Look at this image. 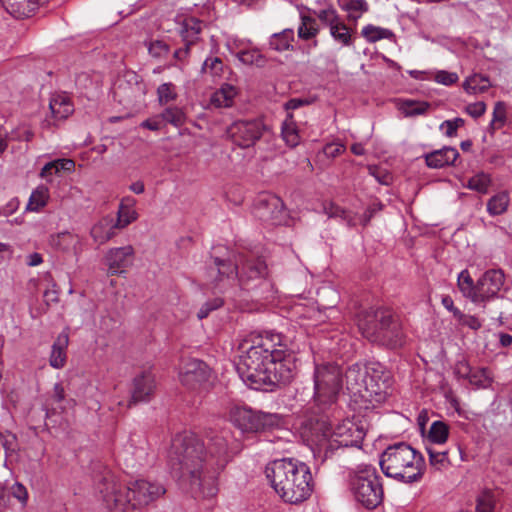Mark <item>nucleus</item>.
Returning <instances> with one entry per match:
<instances>
[{
	"mask_svg": "<svg viewBox=\"0 0 512 512\" xmlns=\"http://www.w3.org/2000/svg\"><path fill=\"white\" fill-rule=\"evenodd\" d=\"M236 364L243 382L251 389L274 391L289 385L297 374L300 347L291 337L275 330L252 332Z\"/></svg>",
	"mask_w": 512,
	"mask_h": 512,
	"instance_id": "obj_1",
	"label": "nucleus"
},
{
	"mask_svg": "<svg viewBox=\"0 0 512 512\" xmlns=\"http://www.w3.org/2000/svg\"><path fill=\"white\" fill-rule=\"evenodd\" d=\"M230 457L227 439L223 433L209 437L204 444L191 431L174 436L168 454V464L175 477L187 481L195 499L213 498L218 493L217 476L226 467Z\"/></svg>",
	"mask_w": 512,
	"mask_h": 512,
	"instance_id": "obj_2",
	"label": "nucleus"
},
{
	"mask_svg": "<svg viewBox=\"0 0 512 512\" xmlns=\"http://www.w3.org/2000/svg\"><path fill=\"white\" fill-rule=\"evenodd\" d=\"M97 490L110 512H126L130 508L146 506L166 493L160 482L146 479L130 481L122 488L110 472L98 481Z\"/></svg>",
	"mask_w": 512,
	"mask_h": 512,
	"instance_id": "obj_3",
	"label": "nucleus"
},
{
	"mask_svg": "<svg viewBox=\"0 0 512 512\" xmlns=\"http://www.w3.org/2000/svg\"><path fill=\"white\" fill-rule=\"evenodd\" d=\"M265 473L275 492L287 503H301L312 494V474L304 462L294 458L276 459L266 466Z\"/></svg>",
	"mask_w": 512,
	"mask_h": 512,
	"instance_id": "obj_4",
	"label": "nucleus"
},
{
	"mask_svg": "<svg viewBox=\"0 0 512 512\" xmlns=\"http://www.w3.org/2000/svg\"><path fill=\"white\" fill-rule=\"evenodd\" d=\"M379 465L387 477L413 483L422 478L425 462L420 452L405 442H399L382 452Z\"/></svg>",
	"mask_w": 512,
	"mask_h": 512,
	"instance_id": "obj_5",
	"label": "nucleus"
},
{
	"mask_svg": "<svg viewBox=\"0 0 512 512\" xmlns=\"http://www.w3.org/2000/svg\"><path fill=\"white\" fill-rule=\"evenodd\" d=\"M357 325L361 334L370 342L396 348L403 343V333L398 318L387 308H370L360 311Z\"/></svg>",
	"mask_w": 512,
	"mask_h": 512,
	"instance_id": "obj_6",
	"label": "nucleus"
},
{
	"mask_svg": "<svg viewBox=\"0 0 512 512\" xmlns=\"http://www.w3.org/2000/svg\"><path fill=\"white\" fill-rule=\"evenodd\" d=\"M322 432L317 443V450L313 451L315 458L321 462L331 458L339 450L348 447H361L365 433L362 428L351 421H344L333 427L331 421L317 420L316 428Z\"/></svg>",
	"mask_w": 512,
	"mask_h": 512,
	"instance_id": "obj_7",
	"label": "nucleus"
},
{
	"mask_svg": "<svg viewBox=\"0 0 512 512\" xmlns=\"http://www.w3.org/2000/svg\"><path fill=\"white\" fill-rule=\"evenodd\" d=\"M349 487L357 503L368 510L377 508L384 499L382 477L371 464H360L349 472Z\"/></svg>",
	"mask_w": 512,
	"mask_h": 512,
	"instance_id": "obj_8",
	"label": "nucleus"
},
{
	"mask_svg": "<svg viewBox=\"0 0 512 512\" xmlns=\"http://www.w3.org/2000/svg\"><path fill=\"white\" fill-rule=\"evenodd\" d=\"M342 370L337 364L316 365L314 370V401L319 411L333 407L342 388Z\"/></svg>",
	"mask_w": 512,
	"mask_h": 512,
	"instance_id": "obj_9",
	"label": "nucleus"
},
{
	"mask_svg": "<svg viewBox=\"0 0 512 512\" xmlns=\"http://www.w3.org/2000/svg\"><path fill=\"white\" fill-rule=\"evenodd\" d=\"M231 422L243 432H263L278 429L284 425L283 416L265 413L246 406H235L230 411Z\"/></svg>",
	"mask_w": 512,
	"mask_h": 512,
	"instance_id": "obj_10",
	"label": "nucleus"
},
{
	"mask_svg": "<svg viewBox=\"0 0 512 512\" xmlns=\"http://www.w3.org/2000/svg\"><path fill=\"white\" fill-rule=\"evenodd\" d=\"M265 125L260 119L238 120L227 128V135L240 148L253 146L261 137Z\"/></svg>",
	"mask_w": 512,
	"mask_h": 512,
	"instance_id": "obj_11",
	"label": "nucleus"
},
{
	"mask_svg": "<svg viewBox=\"0 0 512 512\" xmlns=\"http://www.w3.org/2000/svg\"><path fill=\"white\" fill-rule=\"evenodd\" d=\"M125 79H119L114 88V98L122 105L134 107L144 101L146 86L135 73L129 74Z\"/></svg>",
	"mask_w": 512,
	"mask_h": 512,
	"instance_id": "obj_12",
	"label": "nucleus"
},
{
	"mask_svg": "<svg viewBox=\"0 0 512 512\" xmlns=\"http://www.w3.org/2000/svg\"><path fill=\"white\" fill-rule=\"evenodd\" d=\"M368 374L363 397L375 402L384 401L392 385L390 372L380 363H370Z\"/></svg>",
	"mask_w": 512,
	"mask_h": 512,
	"instance_id": "obj_13",
	"label": "nucleus"
},
{
	"mask_svg": "<svg viewBox=\"0 0 512 512\" xmlns=\"http://www.w3.org/2000/svg\"><path fill=\"white\" fill-rule=\"evenodd\" d=\"M268 274L265 261L259 257L240 255L237 263V277L245 289L257 286Z\"/></svg>",
	"mask_w": 512,
	"mask_h": 512,
	"instance_id": "obj_14",
	"label": "nucleus"
},
{
	"mask_svg": "<svg viewBox=\"0 0 512 512\" xmlns=\"http://www.w3.org/2000/svg\"><path fill=\"white\" fill-rule=\"evenodd\" d=\"M254 213L261 221L271 225L286 223L288 213L282 199L273 194H264L258 199Z\"/></svg>",
	"mask_w": 512,
	"mask_h": 512,
	"instance_id": "obj_15",
	"label": "nucleus"
},
{
	"mask_svg": "<svg viewBox=\"0 0 512 512\" xmlns=\"http://www.w3.org/2000/svg\"><path fill=\"white\" fill-rule=\"evenodd\" d=\"M210 376L211 370L204 361L190 359L181 368L179 380L187 389L197 391L206 386Z\"/></svg>",
	"mask_w": 512,
	"mask_h": 512,
	"instance_id": "obj_16",
	"label": "nucleus"
},
{
	"mask_svg": "<svg viewBox=\"0 0 512 512\" xmlns=\"http://www.w3.org/2000/svg\"><path fill=\"white\" fill-rule=\"evenodd\" d=\"M505 276L500 269L486 271L477 281L478 302H484L496 296L504 285Z\"/></svg>",
	"mask_w": 512,
	"mask_h": 512,
	"instance_id": "obj_17",
	"label": "nucleus"
},
{
	"mask_svg": "<svg viewBox=\"0 0 512 512\" xmlns=\"http://www.w3.org/2000/svg\"><path fill=\"white\" fill-rule=\"evenodd\" d=\"M134 254L135 251L131 245L109 249L105 255V264L109 272L112 275L124 273L126 268L132 265Z\"/></svg>",
	"mask_w": 512,
	"mask_h": 512,
	"instance_id": "obj_18",
	"label": "nucleus"
},
{
	"mask_svg": "<svg viewBox=\"0 0 512 512\" xmlns=\"http://www.w3.org/2000/svg\"><path fill=\"white\" fill-rule=\"evenodd\" d=\"M155 389V376L151 372L144 371L137 375L133 380L131 400L128 406L130 407L131 404H136L139 402L150 401L154 395Z\"/></svg>",
	"mask_w": 512,
	"mask_h": 512,
	"instance_id": "obj_19",
	"label": "nucleus"
},
{
	"mask_svg": "<svg viewBox=\"0 0 512 512\" xmlns=\"http://www.w3.org/2000/svg\"><path fill=\"white\" fill-rule=\"evenodd\" d=\"M368 373L369 365L360 363L351 365L345 373L347 389L363 397L365 385H367L366 381L369 376Z\"/></svg>",
	"mask_w": 512,
	"mask_h": 512,
	"instance_id": "obj_20",
	"label": "nucleus"
},
{
	"mask_svg": "<svg viewBox=\"0 0 512 512\" xmlns=\"http://www.w3.org/2000/svg\"><path fill=\"white\" fill-rule=\"evenodd\" d=\"M50 244L52 247L78 256L82 252V240L79 235L69 231H63L51 236Z\"/></svg>",
	"mask_w": 512,
	"mask_h": 512,
	"instance_id": "obj_21",
	"label": "nucleus"
},
{
	"mask_svg": "<svg viewBox=\"0 0 512 512\" xmlns=\"http://www.w3.org/2000/svg\"><path fill=\"white\" fill-rule=\"evenodd\" d=\"M49 108L55 121L67 119L74 112V104L67 93H55L51 96Z\"/></svg>",
	"mask_w": 512,
	"mask_h": 512,
	"instance_id": "obj_22",
	"label": "nucleus"
},
{
	"mask_svg": "<svg viewBox=\"0 0 512 512\" xmlns=\"http://www.w3.org/2000/svg\"><path fill=\"white\" fill-rule=\"evenodd\" d=\"M204 23L195 17H185L179 22L178 33L184 45H194L200 39Z\"/></svg>",
	"mask_w": 512,
	"mask_h": 512,
	"instance_id": "obj_23",
	"label": "nucleus"
},
{
	"mask_svg": "<svg viewBox=\"0 0 512 512\" xmlns=\"http://www.w3.org/2000/svg\"><path fill=\"white\" fill-rule=\"evenodd\" d=\"M4 9L15 18L30 17L42 0H1Z\"/></svg>",
	"mask_w": 512,
	"mask_h": 512,
	"instance_id": "obj_24",
	"label": "nucleus"
},
{
	"mask_svg": "<svg viewBox=\"0 0 512 512\" xmlns=\"http://www.w3.org/2000/svg\"><path fill=\"white\" fill-rule=\"evenodd\" d=\"M69 337L66 333H60L51 347L49 364L54 369H61L65 366L67 360V347Z\"/></svg>",
	"mask_w": 512,
	"mask_h": 512,
	"instance_id": "obj_25",
	"label": "nucleus"
},
{
	"mask_svg": "<svg viewBox=\"0 0 512 512\" xmlns=\"http://www.w3.org/2000/svg\"><path fill=\"white\" fill-rule=\"evenodd\" d=\"M448 440V425L443 421H434L425 435L426 449L443 448Z\"/></svg>",
	"mask_w": 512,
	"mask_h": 512,
	"instance_id": "obj_26",
	"label": "nucleus"
},
{
	"mask_svg": "<svg viewBox=\"0 0 512 512\" xmlns=\"http://www.w3.org/2000/svg\"><path fill=\"white\" fill-rule=\"evenodd\" d=\"M116 229L118 228L115 226L114 218L111 216H106L92 226L90 235L95 242L104 244L115 236Z\"/></svg>",
	"mask_w": 512,
	"mask_h": 512,
	"instance_id": "obj_27",
	"label": "nucleus"
},
{
	"mask_svg": "<svg viewBox=\"0 0 512 512\" xmlns=\"http://www.w3.org/2000/svg\"><path fill=\"white\" fill-rule=\"evenodd\" d=\"M337 4L347 13V20L350 22H357L364 13L369 11L366 0H337Z\"/></svg>",
	"mask_w": 512,
	"mask_h": 512,
	"instance_id": "obj_28",
	"label": "nucleus"
},
{
	"mask_svg": "<svg viewBox=\"0 0 512 512\" xmlns=\"http://www.w3.org/2000/svg\"><path fill=\"white\" fill-rule=\"evenodd\" d=\"M236 94V88L225 83L211 95L210 103L216 108H229L233 105Z\"/></svg>",
	"mask_w": 512,
	"mask_h": 512,
	"instance_id": "obj_29",
	"label": "nucleus"
},
{
	"mask_svg": "<svg viewBox=\"0 0 512 512\" xmlns=\"http://www.w3.org/2000/svg\"><path fill=\"white\" fill-rule=\"evenodd\" d=\"M75 163L71 159H57L51 162H48L41 169L40 176L47 181H51V177L53 175H58L62 171L64 172H72L74 170Z\"/></svg>",
	"mask_w": 512,
	"mask_h": 512,
	"instance_id": "obj_30",
	"label": "nucleus"
},
{
	"mask_svg": "<svg viewBox=\"0 0 512 512\" xmlns=\"http://www.w3.org/2000/svg\"><path fill=\"white\" fill-rule=\"evenodd\" d=\"M507 122V105L503 101H498L494 105L492 119L487 127V131L490 135H494L495 132Z\"/></svg>",
	"mask_w": 512,
	"mask_h": 512,
	"instance_id": "obj_31",
	"label": "nucleus"
},
{
	"mask_svg": "<svg viewBox=\"0 0 512 512\" xmlns=\"http://www.w3.org/2000/svg\"><path fill=\"white\" fill-rule=\"evenodd\" d=\"M124 202L133 204L134 200L131 198H125L121 202L117 213V219L114 220L115 226H117L118 229H123L127 227L137 218L136 211L132 209L128 204H125Z\"/></svg>",
	"mask_w": 512,
	"mask_h": 512,
	"instance_id": "obj_32",
	"label": "nucleus"
},
{
	"mask_svg": "<svg viewBox=\"0 0 512 512\" xmlns=\"http://www.w3.org/2000/svg\"><path fill=\"white\" fill-rule=\"evenodd\" d=\"M294 40V31L293 29H284L279 33H274L269 41V46L271 49L283 52L289 50L291 46V42Z\"/></svg>",
	"mask_w": 512,
	"mask_h": 512,
	"instance_id": "obj_33",
	"label": "nucleus"
},
{
	"mask_svg": "<svg viewBox=\"0 0 512 512\" xmlns=\"http://www.w3.org/2000/svg\"><path fill=\"white\" fill-rule=\"evenodd\" d=\"M490 86L489 78L482 74H473L463 83L464 90L470 94L483 93L487 91Z\"/></svg>",
	"mask_w": 512,
	"mask_h": 512,
	"instance_id": "obj_34",
	"label": "nucleus"
},
{
	"mask_svg": "<svg viewBox=\"0 0 512 512\" xmlns=\"http://www.w3.org/2000/svg\"><path fill=\"white\" fill-rule=\"evenodd\" d=\"M319 33V25L315 18L307 15H301V23L297 29L298 37L308 41L317 36Z\"/></svg>",
	"mask_w": 512,
	"mask_h": 512,
	"instance_id": "obj_35",
	"label": "nucleus"
},
{
	"mask_svg": "<svg viewBox=\"0 0 512 512\" xmlns=\"http://www.w3.org/2000/svg\"><path fill=\"white\" fill-rule=\"evenodd\" d=\"M457 285L462 294L471 299L473 302L478 303V291L476 290V284L467 270H463L457 279Z\"/></svg>",
	"mask_w": 512,
	"mask_h": 512,
	"instance_id": "obj_36",
	"label": "nucleus"
},
{
	"mask_svg": "<svg viewBox=\"0 0 512 512\" xmlns=\"http://www.w3.org/2000/svg\"><path fill=\"white\" fill-rule=\"evenodd\" d=\"M361 35L369 42L375 43L382 39H392L395 35L387 28L368 24L362 28Z\"/></svg>",
	"mask_w": 512,
	"mask_h": 512,
	"instance_id": "obj_37",
	"label": "nucleus"
},
{
	"mask_svg": "<svg viewBox=\"0 0 512 512\" xmlns=\"http://www.w3.org/2000/svg\"><path fill=\"white\" fill-rule=\"evenodd\" d=\"M224 68V63L219 57L209 56L201 66V73L209 75L213 80H216L223 76Z\"/></svg>",
	"mask_w": 512,
	"mask_h": 512,
	"instance_id": "obj_38",
	"label": "nucleus"
},
{
	"mask_svg": "<svg viewBox=\"0 0 512 512\" xmlns=\"http://www.w3.org/2000/svg\"><path fill=\"white\" fill-rule=\"evenodd\" d=\"M330 35L342 46H351L353 45V37L348 28V26L344 23L343 20H340L335 25L329 28Z\"/></svg>",
	"mask_w": 512,
	"mask_h": 512,
	"instance_id": "obj_39",
	"label": "nucleus"
},
{
	"mask_svg": "<svg viewBox=\"0 0 512 512\" xmlns=\"http://www.w3.org/2000/svg\"><path fill=\"white\" fill-rule=\"evenodd\" d=\"M49 199V190L47 187L38 186L30 195L26 209L29 211H39L43 208Z\"/></svg>",
	"mask_w": 512,
	"mask_h": 512,
	"instance_id": "obj_40",
	"label": "nucleus"
},
{
	"mask_svg": "<svg viewBox=\"0 0 512 512\" xmlns=\"http://www.w3.org/2000/svg\"><path fill=\"white\" fill-rule=\"evenodd\" d=\"M398 108L405 117H414L425 114L429 104L424 101L403 100Z\"/></svg>",
	"mask_w": 512,
	"mask_h": 512,
	"instance_id": "obj_41",
	"label": "nucleus"
},
{
	"mask_svg": "<svg viewBox=\"0 0 512 512\" xmlns=\"http://www.w3.org/2000/svg\"><path fill=\"white\" fill-rule=\"evenodd\" d=\"M236 58L245 65L264 66L266 59L257 48L240 50L236 53Z\"/></svg>",
	"mask_w": 512,
	"mask_h": 512,
	"instance_id": "obj_42",
	"label": "nucleus"
},
{
	"mask_svg": "<svg viewBox=\"0 0 512 512\" xmlns=\"http://www.w3.org/2000/svg\"><path fill=\"white\" fill-rule=\"evenodd\" d=\"M292 114L288 113V119L282 125V138L290 147H296L299 144L300 137L297 128L292 121Z\"/></svg>",
	"mask_w": 512,
	"mask_h": 512,
	"instance_id": "obj_43",
	"label": "nucleus"
},
{
	"mask_svg": "<svg viewBox=\"0 0 512 512\" xmlns=\"http://www.w3.org/2000/svg\"><path fill=\"white\" fill-rule=\"evenodd\" d=\"M508 203V194L505 192L498 193L489 199L487 210L491 215H500L506 211Z\"/></svg>",
	"mask_w": 512,
	"mask_h": 512,
	"instance_id": "obj_44",
	"label": "nucleus"
},
{
	"mask_svg": "<svg viewBox=\"0 0 512 512\" xmlns=\"http://www.w3.org/2000/svg\"><path fill=\"white\" fill-rule=\"evenodd\" d=\"M429 455V462L432 467L436 470H442L448 463V450L443 448H432L426 449Z\"/></svg>",
	"mask_w": 512,
	"mask_h": 512,
	"instance_id": "obj_45",
	"label": "nucleus"
},
{
	"mask_svg": "<svg viewBox=\"0 0 512 512\" xmlns=\"http://www.w3.org/2000/svg\"><path fill=\"white\" fill-rule=\"evenodd\" d=\"M492 183L491 177L489 174L484 172H480L468 180V188L477 191L481 194L488 193V189Z\"/></svg>",
	"mask_w": 512,
	"mask_h": 512,
	"instance_id": "obj_46",
	"label": "nucleus"
},
{
	"mask_svg": "<svg viewBox=\"0 0 512 512\" xmlns=\"http://www.w3.org/2000/svg\"><path fill=\"white\" fill-rule=\"evenodd\" d=\"M160 117L167 123L180 127L185 123V113L179 107L173 106L163 110Z\"/></svg>",
	"mask_w": 512,
	"mask_h": 512,
	"instance_id": "obj_47",
	"label": "nucleus"
},
{
	"mask_svg": "<svg viewBox=\"0 0 512 512\" xmlns=\"http://www.w3.org/2000/svg\"><path fill=\"white\" fill-rule=\"evenodd\" d=\"M469 383L476 388H487L492 383L490 371L487 368L472 370L468 379Z\"/></svg>",
	"mask_w": 512,
	"mask_h": 512,
	"instance_id": "obj_48",
	"label": "nucleus"
},
{
	"mask_svg": "<svg viewBox=\"0 0 512 512\" xmlns=\"http://www.w3.org/2000/svg\"><path fill=\"white\" fill-rule=\"evenodd\" d=\"M447 151L448 148L444 146L441 149L427 154L425 156L426 164L431 168H441L448 164Z\"/></svg>",
	"mask_w": 512,
	"mask_h": 512,
	"instance_id": "obj_49",
	"label": "nucleus"
},
{
	"mask_svg": "<svg viewBox=\"0 0 512 512\" xmlns=\"http://www.w3.org/2000/svg\"><path fill=\"white\" fill-rule=\"evenodd\" d=\"M314 14L322 22V24L328 26L329 28L342 20L337 10L331 5L325 9L314 11Z\"/></svg>",
	"mask_w": 512,
	"mask_h": 512,
	"instance_id": "obj_50",
	"label": "nucleus"
},
{
	"mask_svg": "<svg viewBox=\"0 0 512 512\" xmlns=\"http://www.w3.org/2000/svg\"><path fill=\"white\" fill-rule=\"evenodd\" d=\"M326 213L329 217L341 218L344 220L348 226L354 227L356 226V221L354 216L349 211H346L344 208L331 203L328 207L325 208Z\"/></svg>",
	"mask_w": 512,
	"mask_h": 512,
	"instance_id": "obj_51",
	"label": "nucleus"
},
{
	"mask_svg": "<svg viewBox=\"0 0 512 512\" xmlns=\"http://www.w3.org/2000/svg\"><path fill=\"white\" fill-rule=\"evenodd\" d=\"M450 312L453 313V317L461 325H466L474 330L479 329L481 326V323L479 322V320L476 317L463 314L458 308L454 307L452 301H450Z\"/></svg>",
	"mask_w": 512,
	"mask_h": 512,
	"instance_id": "obj_52",
	"label": "nucleus"
},
{
	"mask_svg": "<svg viewBox=\"0 0 512 512\" xmlns=\"http://www.w3.org/2000/svg\"><path fill=\"white\" fill-rule=\"evenodd\" d=\"M149 54L156 59L165 58L170 51L169 45L163 40H151L147 43Z\"/></svg>",
	"mask_w": 512,
	"mask_h": 512,
	"instance_id": "obj_53",
	"label": "nucleus"
},
{
	"mask_svg": "<svg viewBox=\"0 0 512 512\" xmlns=\"http://www.w3.org/2000/svg\"><path fill=\"white\" fill-rule=\"evenodd\" d=\"M0 445L5 450L6 460L4 465L7 466L8 459H11L17 454L18 443L15 435L10 434L8 436L0 435Z\"/></svg>",
	"mask_w": 512,
	"mask_h": 512,
	"instance_id": "obj_54",
	"label": "nucleus"
},
{
	"mask_svg": "<svg viewBox=\"0 0 512 512\" xmlns=\"http://www.w3.org/2000/svg\"><path fill=\"white\" fill-rule=\"evenodd\" d=\"M495 499L490 491H484L477 497L476 512H494Z\"/></svg>",
	"mask_w": 512,
	"mask_h": 512,
	"instance_id": "obj_55",
	"label": "nucleus"
},
{
	"mask_svg": "<svg viewBox=\"0 0 512 512\" xmlns=\"http://www.w3.org/2000/svg\"><path fill=\"white\" fill-rule=\"evenodd\" d=\"M158 100L161 104H167L177 98L175 85L173 83H163L157 89Z\"/></svg>",
	"mask_w": 512,
	"mask_h": 512,
	"instance_id": "obj_56",
	"label": "nucleus"
},
{
	"mask_svg": "<svg viewBox=\"0 0 512 512\" xmlns=\"http://www.w3.org/2000/svg\"><path fill=\"white\" fill-rule=\"evenodd\" d=\"M214 265L217 267L218 274L220 277H223V276L230 277L234 273L237 274V264L233 265L229 261L215 257Z\"/></svg>",
	"mask_w": 512,
	"mask_h": 512,
	"instance_id": "obj_57",
	"label": "nucleus"
},
{
	"mask_svg": "<svg viewBox=\"0 0 512 512\" xmlns=\"http://www.w3.org/2000/svg\"><path fill=\"white\" fill-rule=\"evenodd\" d=\"M251 44L250 40L229 37L226 41V47L230 53L235 54L240 50H245Z\"/></svg>",
	"mask_w": 512,
	"mask_h": 512,
	"instance_id": "obj_58",
	"label": "nucleus"
},
{
	"mask_svg": "<svg viewBox=\"0 0 512 512\" xmlns=\"http://www.w3.org/2000/svg\"><path fill=\"white\" fill-rule=\"evenodd\" d=\"M222 305L223 300L220 298H215L211 301H208L199 309L197 316L199 319H204L210 314V312L220 308Z\"/></svg>",
	"mask_w": 512,
	"mask_h": 512,
	"instance_id": "obj_59",
	"label": "nucleus"
},
{
	"mask_svg": "<svg viewBox=\"0 0 512 512\" xmlns=\"http://www.w3.org/2000/svg\"><path fill=\"white\" fill-rule=\"evenodd\" d=\"M383 209V204L381 202H374L368 206L365 212L362 214L360 218V223L364 227L369 224L374 215Z\"/></svg>",
	"mask_w": 512,
	"mask_h": 512,
	"instance_id": "obj_60",
	"label": "nucleus"
},
{
	"mask_svg": "<svg viewBox=\"0 0 512 512\" xmlns=\"http://www.w3.org/2000/svg\"><path fill=\"white\" fill-rule=\"evenodd\" d=\"M472 369L466 360H459L453 369V374L457 378L469 379Z\"/></svg>",
	"mask_w": 512,
	"mask_h": 512,
	"instance_id": "obj_61",
	"label": "nucleus"
},
{
	"mask_svg": "<svg viewBox=\"0 0 512 512\" xmlns=\"http://www.w3.org/2000/svg\"><path fill=\"white\" fill-rule=\"evenodd\" d=\"M465 111L473 118L481 117L486 111V104L483 101L470 103L465 107Z\"/></svg>",
	"mask_w": 512,
	"mask_h": 512,
	"instance_id": "obj_62",
	"label": "nucleus"
},
{
	"mask_svg": "<svg viewBox=\"0 0 512 512\" xmlns=\"http://www.w3.org/2000/svg\"><path fill=\"white\" fill-rule=\"evenodd\" d=\"M12 495L16 499H18L23 505H26L28 501V491L23 484L16 482L12 486Z\"/></svg>",
	"mask_w": 512,
	"mask_h": 512,
	"instance_id": "obj_63",
	"label": "nucleus"
},
{
	"mask_svg": "<svg viewBox=\"0 0 512 512\" xmlns=\"http://www.w3.org/2000/svg\"><path fill=\"white\" fill-rule=\"evenodd\" d=\"M311 103L312 101L306 98H292L284 104V108L287 111H291Z\"/></svg>",
	"mask_w": 512,
	"mask_h": 512,
	"instance_id": "obj_64",
	"label": "nucleus"
}]
</instances>
